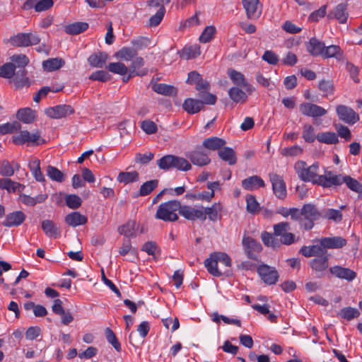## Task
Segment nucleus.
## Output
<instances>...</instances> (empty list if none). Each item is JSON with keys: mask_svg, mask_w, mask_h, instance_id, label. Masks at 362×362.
Wrapping results in <instances>:
<instances>
[{"mask_svg": "<svg viewBox=\"0 0 362 362\" xmlns=\"http://www.w3.org/2000/svg\"><path fill=\"white\" fill-rule=\"evenodd\" d=\"M17 118L25 124L33 123L36 117L35 111L29 107L22 108L18 110Z\"/></svg>", "mask_w": 362, "mask_h": 362, "instance_id": "33", "label": "nucleus"}, {"mask_svg": "<svg viewBox=\"0 0 362 362\" xmlns=\"http://www.w3.org/2000/svg\"><path fill=\"white\" fill-rule=\"evenodd\" d=\"M218 156L229 165H235L237 159L233 149L229 147H222L218 152Z\"/></svg>", "mask_w": 362, "mask_h": 362, "instance_id": "38", "label": "nucleus"}, {"mask_svg": "<svg viewBox=\"0 0 362 362\" xmlns=\"http://www.w3.org/2000/svg\"><path fill=\"white\" fill-rule=\"evenodd\" d=\"M64 64V60L58 58L49 59L43 62L44 69L49 71L57 70L62 67Z\"/></svg>", "mask_w": 362, "mask_h": 362, "instance_id": "49", "label": "nucleus"}, {"mask_svg": "<svg viewBox=\"0 0 362 362\" xmlns=\"http://www.w3.org/2000/svg\"><path fill=\"white\" fill-rule=\"evenodd\" d=\"M64 220L66 223L71 227L84 225L88 221L87 217L78 211L67 214Z\"/></svg>", "mask_w": 362, "mask_h": 362, "instance_id": "22", "label": "nucleus"}, {"mask_svg": "<svg viewBox=\"0 0 362 362\" xmlns=\"http://www.w3.org/2000/svg\"><path fill=\"white\" fill-rule=\"evenodd\" d=\"M136 49L133 47H124L116 52L117 58L124 61H132L137 56Z\"/></svg>", "mask_w": 362, "mask_h": 362, "instance_id": "41", "label": "nucleus"}, {"mask_svg": "<svg viewBox=\"0 0 362 362\" xmlns=\"http://www.w3.org/2000/svg\"><path fill=\"white\" fill-rule=\"evenodd\" d=\"M42 229L49 238H57L61 235L59 228L50 220H45L42 222Z\"/></svg>", "mask_w": 362, "mask_h": 362, "instance_id": "27", "label": "nucleus"}, {"mask_svg": "<svg viewBox=\"0 0 362 362\" xmlns=\"http://www.w3.org/2000/svg\"><path fill=\"white\" fill-rule=\"evenodd\" d=\"M165 8L164 6H161L156 13L152 16L149 19V25L151 27H156L160 24L165 15Z\"/></svg>", "mask_w": 362, "mask_h": 362, "instance_id": "62", "label": "nucleus"}, {"mask_svg": "<svg viewBox=\"0 0 362 362\" xmlns=\"http://www.w3.org/2000/svg\"><path fill=\"white\" fill-rule=\"evenodd\" d=\"M222 210V205L220 203H214L210 207L203 209V213H204L205 220L206 216L211 221H217L220 217V212Z\"/></svg>", "mask_w": 362, "mask_h": 362, "instance_id": "32", "label": "nucleus"}, {"mask_svg": "<svg viewBox=\"0 0 362 362\" xmlns=\"http://www.w3.org/2000/svg\"><path fill=\"white\" fill-rule=\"evenodd\" d=\"M319 241L322 246L325 247L326 250L341 248L346 245V240L339 236L323 238Z\"/></svg>", "mask_w": 362, "mask_h": 362, "instance_id": "18", "label": "nucleus"}, {"mask_svg": "<svg viewBox=\"0 0 362 362\" xmlns=\"http://www.w3.org/2000/svg\"><path fill=\"white\" fill-rule=\"evenodd\" d=\"M119 182L129 184L139 180V173L136 171L121 172L117 176Z\"/></svg>", "mask_w": 362, "mask_h": 362, "instance_id": "45", "label": "nucleus"}, {"mask_svg": "<svg viewBox=\"0 0 362 362\" xmlns=\"http://www.w3.org/2000/svg\"><path fill=\"white\" fill-rule=\"evenodd\" d=\"M15 70L16 65L13 63H6L0 68V76L11 78L16 74Z\"/></svg>", "mask_w": 362, "mask_h": 362, "instance_id": "57", "label": "nucleus"}, {"mask_svg": "<svg viewBox=\"0 0 362 362\" xmlns=\"http://www.w3.org/2000/svg\"><path fill=\"white\" fill-rule=\"evenodd\" d=\"M13 141L16 144H23L25 142L40 144V141L44 143V139H40L39 132L30 134L28 131H21L19 134L13 137Z\"/></svg>", "mask_w": 362, "mask_h": 362, "instance_id": "13", "label": "nucleus"}, {"mask_svg": "<svg viewBox=\"0 0 362 362\" xmlns=\"http://www.w3.org/2000/svg\"><path fill=\"white\" fill-rule=\"evenodd\" d=\"M173 168L187 171L192 168L191 164L184 158L173 156Z\"/></svg>", "mask_w": 362, "mask_h": 362, "instance_id": "52", "label": "nucleus"}, {"mask_svg": "<svg viewBox=\"0 0 362 362\" xmlns=\"http://www.w3.org/2000/svg\"><path fill=\"white\" fill-rule=\"evenodd\" d=\"M13 81L16 88H22L25 86H30V82L26 77V71L25 69H19L13 76Z\"/></svg>", "mask_w": 362, "mask_h": 362, "instance_id": "31", "label": "nucleus"}, {"mask_svg": "<svg viewBox=\"0 0 362 362\" xmlns=\"http://www.w3.org/2000/svg\"><path fill=\"white\" fill-rule=\"evenodd\" d=\"M47 175L52 180L62 182L64 180V174L56 167L48 165L47 167Z\"/></svg>", "mask_w": 362, "mask_h": 362, "instance_id": "56", "label": "nucleus"}, {"mask_svg": "<svg viewBox=\"0 0 362 362\" xmlns=\"http://www.w3.org/2000/svg\"><path fill=\"white\" fill-rule=\"evenodd\" d=\"M200 54V47L198 45L190 46L184 48L181 52V57L185 59L195 58Z\"/></svg>", "mask_w": 362, "mask_h": 362, "instance_id": "53", "label": "nucleus"}, {"mask_svg": "<svg viewBox=\"0 0 362 362\" xmlns=\"http://www.w3.org/2000/svg\"><path fill=\"white\" fill-rule=\"evenodd\" d=\"M242 3L247 18L255 19L259 18L260 14V12H257L259 0H242Z\"/></svg>", "mask_w": 362, "mask_h": 362, "instance_id": "21", "label": "nucleus"}, {"mask_svg": "<svg viewBox=\"0 0 362 362\" xmlns=\"http://www.w3.org/2000/svg\"><path fill=\"white\" fill-rule=\"evenodd\" d=\"M88 28V23L86 22H75L64 26V32L71 35H78Z\"/></svg>", "mask_w": 362, "mask_h": 362, "instance_id": "28", "label": "nucleus"}, {"mask_svg": "<svg viewBox=\"0 0 362 362\" xmlns=\"http://www.w3.org/2000/svg\"><path fill=\"white\" fill-rule=\"evenodd\" d=\"M47 198V195L45 194H40L35 197L22 194H20L19 197L21 202L27 206H35L37 203L43 202Z\"/></svg>", "mask_w": 362, "mask_h": 362, "instance_id": "40", "label": "nucleus"}, {"mask_svg": "<svg viewBox=\"0 0 362 362\" xmlns=\"http://www.w3.org/2000/svg\"><path fill=\"white\" fill-rule=\"evenodd\" d=\"M173 155H167L158 159L157 160V165L160 169L167 170L173 168Z\"/></svg>", "mask_w": 362, "mask_h": 362, "instance_id": "61", "label": "nucleus"}, {"mask_svg": "<svg viewBox=\"0 0 362 362\" xmlns=\"http://www.w3.org/2000/svg\"><path fill=\"white\" fill-rule=\"evenodd\" d=\"M317 139L320 142L327 144H334L339 141L337 135L331 132L319 133L317 135Z\"/></svg>", "mask_w": 362, "mask_h": 362, "instance_id": "46", "label": "nucleus"}, {"mask_svg": "<svg viewBox=\"0 0 362 362\" xmlns=\"http://www.w3.org/2000/svg\"><path fill=\"white\" fill-rule=\"evenodd\" d=\"M139 225L134 220L128 221L125 224L118 228V232L127 238L135 237Z\"/></svg>", "mask_w": 362, "mask_h": 362, "instance_id": "23", "label": "nucleus"}, {"mask_svg": "<svg viewBox=\"0 0 362 362\" xmlns=\"http://www.w3.org/2000/svg\"><path fill=\"white\" fill-rule=\"evenodd\" d=\"M295 170L301 180L305 182H312L318 185V178L320 175L317 174L319 165L315 163L310 166H307L305 162L299 160L294 165Z\"/></svg>", "mask_w": 362, "mask_h": 362, "instance_id": "3", "label": "nucleus"}, {"mask_svg": "<svg viewBox=\"0 0 362 362\" xmlns=\"http://www.w3.org/2000/svg\"><path fill=\"white\" fill-rule=\"evenodd\" d=\"M322 57L325 58H332V57H341L342 52L339 46L338 45H329L328 47H325L323 49Z\"/></svg>", "mask_w": 362, "mask_h": 362, "instance_id": "47", "label": "nucleus"}, {"mask_svg": "<svg viewBox=\"0 0 362 362\" xmlns=\"http://www.w3.org/2000/svg\"><path fill=\"white\" fill-rule=\"evenodd\" d=\"M66 205L72 209H76L81 206L82 200L76 194H69L65 197Z\"/></svg>", "mask_w": 362, "mask_h": 362, "instance_id": "60", "label": "nucleus"}, {"mask_svg": "<svg viewBox=\"0 0 362 362\" xmlns=\"http://www.w3.org/2000/svg\"><path fill=\"white\" fill-rule=\"evenodd\" d=\"M329 272L339 279H342L351 281L354 280L356 274L349 268H344L340 266H334L329 268Z\"/></svg>", "mask_w": 362, "mask_h": 362, "instance_id": "17", "label": "nucleus"}, {"mask_svg": "<svg viewBox=\"0 0 362 362\" xmlns=\"http://www.w3.org/2000/svg\"><path fill=\"white\" fill-rule=\"evenodd\" d=\"M343 183H345L351 190L355 192H362V185L349 175L344 176Z\"/></svg>", "mask_w": 362, "mask_h": 362, "instance_id": "55", "label": "nucleus"}, {"mask_svg": "<svg viewBox=\"0 0 362 362\" xmlns=\"http://www.w3.org/2000/svg\"><path fill=\"white\" fill-rule=\"evenodd\" d=\"M269 176L272 185L274 194L277 198L284 199L286 197L287 192L286 183L283 177L276 173H269Z\"/></svg>", "mask_w": 362, "mask_h": 362, "instance_id": "8", "label": "nucleus"}, {"mask_svg": "<svg viewBox=\"0 0 362 362\" xmlns=\"http://www.w3.org/2000/svg\"><path fill=\"white\" fill-rule=\"evenodd\" d=\"M25 214L21 211L8 214L1 225L6 227H16L21 225L25 219Z\"/></svg>", "mask_w": 362, "mask_h": 362, "instance_id": "15", "label": "nucleus"}, {"mask_svg": "<svg viewBox=\"0 0 362 362\" xmlns=\"http://www.w3.org/2000/svg\"><path fill=\"white\" fill-rule=\"evenodd\" d=\"M247 211L251 214H255L259 211V204L255 196L249 194L246 197Z\"/></svg>", "mask_w": 362, "mask_h": 362, "instance_id": "64", "label": "nucleus"}, {"mask_svg": "<svg viewBox=\"0 0 362 362\" xmlns=\"http://www.w3.org/2000/svg\"><path fill=\"white\" fill-rule=\"evenodd\" d=\"M144 65V60L142 57L136 56L133 60L132 64L128 68L132 74H134L136 76H143L147 74L148 70L146 69H141Z\"/></svg>", "mask_w": 362, "mask_h": 362, "instance_id": "29", "label": "nucleus"}, {"mask_svg": "<svg viewBox=\"0 0 362 362\" xmlns=\"http://www.w3.org/2000/svg\"><path fill=\"white\" fill-rule=\"evenodd\" d=\"M339 315L349 321L356 317H358L360 315V313L356 308L346 307L340 310Z\"/></svg>", "mask_w": 362, "mask_h": 362, "instance_id": "58", "label": "nucleus"}, {"mask_svg": "<svg viewBox=\"0 0 362 362\" xmlns=\"http://www.w3.org/2000/svg\"><path fill=\"white\" fill-rule=\"evenodd\" d=\"M183 109L189 114H195L203 107V103L200 100L187 98L182 105Z\"/></svg>", "mask_w": 362, "mask_h": 362, "instance_id": "30", "label": "nucleus"}, {"mask_svg": "<svg viewBox=\"0 0 362 362\" xmlns=\"http://www.w3.org/2000/svg\"><path fill=\"white\" fill-rule=\"evenodd\" d=\"M158 185V180H151L144 182L140 187L139 194L146 196L151 194Z\"/></svg>", "mask_w": 362, "mask_h": 362, "instance_id": "51", "label": "nucleus"}, {"mask_svg": "<svg viewBox=\"0 0 362 362\" xmlns=\"http://www.w3.org/2000/svg\"><path fill=\"white\" fill-rule=\"evenodd\" d=\"M309 265L317 273H320L317 277H322V272L329 267L328 256L315 257L310 261Z\"/></svg>", "mask_w": 362, "mask_h": 362, "instance_id": "19", "label": "nucleus"}, {"mask_svg": "<svg viewBox=\"0 0 362 362\" xmlns=\"http://www.w3.org/2000/svg\"><path fill=\"white\" fill-rule=\"evenodd\" d=\"M347 4H338L332 12L328 14L329 18H335L339 23H345L347 21L349 13Z\"/></svg>", "mask_w": 362, "mask_h": 362, "instance_id": "16", "label": "nucleus"}, {"mask_svg": "<svg viewBox=\"0 0 362 362\" xmlns=\"http://www.w3.org/2000/svg\"><path fill=\"white\" fill-rule=\"evenodd\" d=\"M220 263L226 267H230L231 259L225 252H214L211 253L209 258L204 261V266L207 269V271L214 276H221L226 271L223 272L218 267V264Z\"/></svg>", "mask_w": 362, "mask_h": 362, "instance_id": "2", "label": "nucleus"}, {"mask_svg": "<svg viewBox=\"0 0 362 362\" xmlns=\"http://www.w3.org/2000/svg\"><path fill=\"white\" fill-rule=\"evenodd\" d=\"M204 214L203 207L196 208L189 205H182L181 206L180 215L189 221L200 220L204 221L205 216Z\"/></svg>", "mask_w": 362, "mask_h": 362, "instance_id": "11", "label": "nucleus"}, {"mask_svg": "<svg viewBox=\"0 0 362 362\" xmlns=\"http://www.w3.org/2000/svg\"><path fill=\"white\" fill-rule=\"evenodd\" d=\"M242 244L247 257L251 259L257 260V254L262 250L261 244L252 237L247 235H244Z\"/></svg>", "mask_w": 362, "mask_h": 362, "instance_id": "6", "label": "nucleus"}, {"mask_svg": "<svg viewBox=\"0 0 362 362\" xmlns=\"http://www.w3.org/2000/svg\"><path fill=\"white\" fill-rule=\"evenodd\" d=\"M305 46L307 51L312 56H322L325 44L322 42L318 40L317 38H311L309 42L306 43Z\"/></svg>", "mask_w": 362, "mask_h": 362, "instance_id": "24", "label": "nucleus"}, {"mask_svg": "<svg viewBox=\"0 0 362 362\" xmlns=\"http://www.w3.org/2000/svg\"><path fill=\"white\" fill-rule=\"evenodd\" d=\"M107 58V54H106L105 52H99L91 54L88 57V62L90 64V65L93 67L101 68L105 64Z\"/></svg>", "mask_w": 362, "mask_h": 362, "instance_id": "35", "label": "nucleus"}, {"mask_svg": "<svg viewBox=\"0 0 362 362\" xmlns=\"http://www.w3.org/2000/svg\"><path fill=\"white\" fill-rule=\"evenodd\" d=\"M257 272L261 279L268 285L275 284L279 279V274L275 268L271 267L265 264H260Z\"/></svg>", "mask_w": 362, "mask_h": 362, "instance_id": "7", "label": "nucleus"}, {"mask_svg": "<svg viewBox=\"0 0 362 362\" xmlns=\"http://www.w3.org/2000/svg\"><path fill=\"white\" fill-rule=\"evenodd\" d=\"M0 189H6L9 193L22 192L25 189V185L9 178H0Z\"/></svg>", "mask_w": 362, "mask_h": 362, "instance_id": "25", "label": "nucleus"}, {"mask_svg": "<svg viewBox=\"0 0 362 362\" xmlns=\"http://www.w3.org/2000/svg\"><path fill=\"white\" fill-rule=\"evenodd\" d=\"M107 68L109 71L121 76H125L129 71L128 67L122 62L110 63Z\"/></svg>", "mask_w": 362, "mask_h": 362, "instance_id": "48", "label": "nucleus"}, {"mask_svg": "<svg viewBox=\"0 0 362 362\" xmlns=\"http://www.w3.org/2000/svg\"><path fill=\"white\" fill-rule=\"evenodd\" d=\"M302 228L306 230H311L315 221H319L322 217V214L313 204H304L301 209Z\"/></svg>", "mask_w": 362, "mask_h": 362, "instance_id": "4", "label": "nucleus"}, {"mask_svg": "<svg viewBox=\"0 0 362 362\" xmlns=\"http://www.w3.org/2000/svg\"><path fill=\"white\" fill-rule=\"evenodd\" d=\"M216 33V28L214 26H206L199 37V41L202 43L210 42Z\"/></svg>", "mask_w": 362, "mask_h": 362, "instance_id": "59", "label": "nucleus"}, {"mask_svg": "<svg viewBox=\"0 0 362 362\" xmlns=\"http://www.w3.org/2000/svg\"><path fill=\"white\" fill-rule=\"evenodd\" d=\"M261 239L263 243L267 247L277 248L280 246L279 239H277L274 234L269 233L267 231L262 233Z\"/></svg>", "mask_w": 362, "mask_h": 362, "instance_id": "44", "label": "nucleus"}, {"mask_svg": "<svg viewBox=\"0 0 362 362\" xmlns=\"http://www.w3.org/2000/svg\"><path fill=\"white\" fill-rule=\"evenodd\" d=\"M187 156L194 165L200 167L207 165L211 162L209 155L200 147L189 153Z\"/></svg>", "mask_w": 362, "mask_h": 362, "instance_id": "12", "label": "nucleus"}, {"mask_svg": "<svg viewBox=\"0 0 362 362\" xmlns=\"http://www.w3.org/2000/svg\"><path fill=\"white\" fill-rule=\"evenodd\" d=\"M226 141L216 136H211L204 140L203 147L210 151H219L225 146Z\"/></svg>", "mask_w": 362, "mask_h": 362, "instance_id": "26", "label": "nucleus"}, {"mask_svg": "<svg viewBox=\"0 0 362 362\" xmlns=\"http://www.w3.org/2000/svg\"><path fill=\"white\" fill-rule=\"evenodd\" d=\"M228 95L230 98L235 103H245L247 98L246 93L238 87L230 88Z\"/></svg>", "mask_w": 362, "mask_h": 362, "instance_id": "43", "label": "nucleus"}, {"mask_svg": "<svg viewBox=\"0 0 362 362\" xmlns=\"http://www.w3.org/2000/svg\"><path fill=\"white\" fill-rule=\"evenodd\" d=\"M265 183L264 180L258 175H252L242 181V187L249 191H252L259 187H264Z\"/></svg>", "mask_w": 362, "mask_h": 362, "instance_id": "20", "label": "nucleus"}, {"mask_svg": "<svg viewBox=\"0 0 362 362\" xmlns=\"http://www.w3.org/2000/svg\"><path fill=\"white\" fill-rule=\"evenodd\" d=\"M322 214V218L333 221L336 223L340 222L342 220V214L339 210L328 209L324 210Z\"/></svg>", "mask_w": 362, "mask_h": 362, "instance_id": "50", "label": "nucleus"}, {"mask_svg": "<svg viewBox=\"0 0 362 362\" xmlns=\"http://www.w3.org/2000/svg\"><path fill=\"white\" fill-rule=\"evenodd\" d=\"M182 204L176 199L161 203L156 211L155 218L165 222H173L178 220Z\"/></svg>", "mask_w": 362, "mask_h": 362, "instance_id": "1", "label": "nucleus"}, {"mask_svg": "<svg viewBox=\"0 0 362 362\" xmlns=\"http://www.w3.org/2000/svg\"><path fill=\"white\" fill-rule=\"evenodd\" d=\"M303 138L306 142L312 143L317 139L315 134V129L310 124H305L303 131Z\"/></svg>", "mask_w": 362, "mask_h": 362, "instance_id": "63", "label": "nucleus"}, {"mask_svg": "<svg viewBox=\"0 0 362 362\" xmlns=\"http://www.w3.org/2000/svg\"><path fill=\"white\" fill-rule=\"evenodd\" d=\"M152 89L156 93L163 95H174L177 93L174 86L165 83H155L153 85Z\"/></svg>", "mask_w": 362, "mask_h": 362, "instance_id": "39", "label": "nucleus"}, {"mask_svg": "<svg viewBox=\"0 0 362 362\" xmlns=\"http://www.w3.org/2000/svg\"><path fill=\"white\" fill-rule=\"evenodd\" d=\"M344 176L335 175L334 176L326 177H319L318 185L324 187H330L332 185H340L343 183Z\"/></svg>", "mask_w": 362, "mask_h": 362, "instance_id": "37", "label": "nucleus"}, {"mask_svg": "<svg viewBox=\"0 0 362 362\" xmlns=\"http://www.w3.org/2000/svg\"><path fill=\"white\" fill-rule=\"evenodd\" d=\"M47 116L52 119H61L74 113V108L69 105H59L45 110Z\"/></svg>", "mask_w": 362, "mask_h": 362, "instance_id": "9", "label": "nucleus"}, {"mask_svg": "<svg viewBox=\"0 0 362 362\" xmlns=\"http://www.w3.org/2000/svg\"><path fill=\"white\" fill-rule=\"evenodd\" d=\"M30 170L37 182H45V177L41 171L40 161L37 158L32 159L28 164Z\"/></svg>", "mask_w": 362, "mask_h": 362, "instance_id": "36", "label": "nucleus"}, {"mask_svg": "<svg viewBox=\"0 0 362 362\" xmlns=\"http://www.w3.org/2000/svg\"><path fill=\"white\" fill-rule=\"evenodd\" d=\"M300 112L306 116L317 117L327 114V110L323 107L310 103H305L300 105Z\"/></svg>", "mask_w": 362, "mask_h": 362, "instance_id": "14", "label": "nucleus"}, {"mask_svg": "<svg viewBox=\"0 0 362 362\" xmlns=\"http://www.w3.org/2000/svg\"><path fill=\"white\" fill-rule=\"evenodd\" d=\"M8 42L12 46L25 47L38 45L40 38L36 33H20L11 36Z\"/></svg>", "mask_w": 362, "mask_h": 362, "instance_id": "5", "label": "nucleus"}, {"mask_svg": "<svg viewBox=\"0 0 362 362\" xmlns=\"http://www.w3.org/2000/svg\"><path fill=\"white\" fill-rule=\"evenodd\" d=\"M21 126L18 122H7L0 125V134H12L21 129Z\"/></svg>", "mask_w": 362, "mask_h": 362, "instance_id": "54", "label": "nucleus"}, {"mask_svg": "<svg viewBox=\"0 0 362 362\" xmlns=\"http://www.w3.org/2000/svg\"><path fill=\"white\" fill-rule=\"evenodd\" d=\"M336 112L339 119L347 124H355L359 120V116L351 107L339 105L336 108Z\"/></svg>", "mask_w": 362, "mask_h": 362, "instance_id": "10", "label": "nucleus"}, {"mask_svg": "<svg viewBox=\"0 0 362 362\" xmlns=\"http://www.w3.org/2000/svg\"><path fill=\"white\" fill-rule=\"evenodd\" d=\"M227 74L233 83L237 86L244 88L249 86V84L242 73L233 69H228Z\"/></svg>", "mask_w": 362, "mask_h": 362, "instance_id": "34", "label": "nucleus"}, {"mask_svg": "<svg viewBox=\"0 0 362 362\" xmlns=\"http://www.w3.org/2000/svg\"><path fill=\"white\" fill-rule=\"evenodd\" d=\"M214 194L207 191H203L197 193L187 192L185 194V198L189 200H201L210 202L214 198Z\"/></svg>", "mask_w": 362, "mask_h": 362, "instance_id": "42", "label": "nucleus"}]
</instances>
